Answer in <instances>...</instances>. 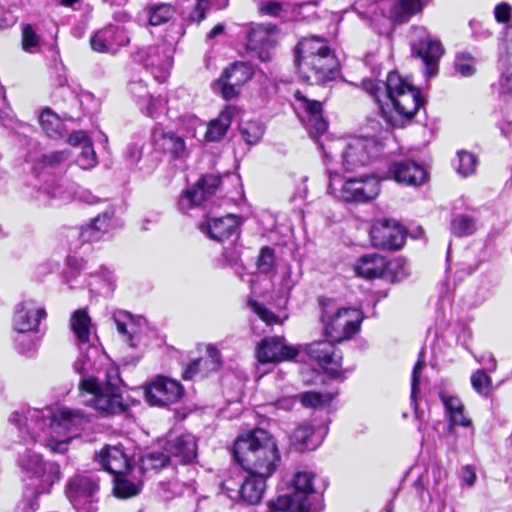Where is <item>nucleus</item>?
Segmentation results:
<instances>
[{"label":"nucleus","instance_id":"obj_8","mask_svg":"<svg viewBox=\"0 0 512 512\" xmlns=\"http://www.w3.org/2000/svg\"><path fill=\"white\" fill-rule=\"evenodd\" d=\"M99 490V478L93 474L77 473L65 484V495L77 512H97Z\"/></svg>","mask_w":512,"mask_h":512},{"label":"nucleus","instance_id":"obj_6","mask_svg":"<svg viewBox=\"0 0 512 512\" xmlns=\"http://www.w3.org/2000/svg\"><path fill=\"white\" fill-rule=\"evenodd\" d=\"M18 467L24 477L32 481V493L29 498H36L43 493H49L51 487L60 481V465L54 461H45L40 453L26 449L19 453L17 458ZM26 505L29 506L27 512L34 510L33 502L28 499Z\"/></svg>","mask_w":512,"mask_h":512},{"label":"nucleus","instance_id":"obj_9","mask_svg":"<svg viewBox=\"0 0 512 512\" xmlns=\"http://www.w3.org/2000/svg\"><path fill=\"white\" fill-rule=\"evenodd\" d=\"M410 45L412 53L421 58L425 65V75L433 77L438 72V62L444 50L441 42L433 37L425 27L412 28Z\"/></svg>","mask_w":512,"mask_h":512},{"label":"nucleus","instance_id":"obj_1","mask_svg":"<svg viewBox=\"0 0 512 512\" xmlns=\"http://www.w3.org/2000/svg\"><path fill=\"white\" fill-rule=\"evenodd\" d=\"M92 360L87 354H82L75 362L74 369L84 377L79 382V390L82 396H87L84 403L95 410L111 415L122 413L126 410L120 390L122 380L119 374V366L112 365L106 369L105 379L99 380L94 375H89L96 363L108 365L111 361L108 354H95Z\"/></svg>","mask_w":512,"mask_h":512},{"label":"nucleus","instance_id":"obj_34","mask_svg":"<svg viewBox=\"0 0 512 512\" xmlns=\"http://www.w3.org/2000/svg\"><path fill=\"white\" fill-rule=\"evenodd\" d=\"M221 365L220 354H205L202 357L189 363L183 371V378L185 380H191L196 377V371L194 367H199L201 376H206L209 372L217 370Z\"/></svg>","mask_w":512,"mask_h":512},{"label":"nucleus","instance_id":"obj_17","mask_svg":"<svg viewBox=\"0 0 512 512\" xmlns=\"http://www.w3.org/2000/svg\"><path fill=\"white\" fill-rule=\"evenodd\" d=\"M145 395L151 405L166 406L177 402L182 397L183 387L176 380L158 376L147 387Z\"/></svg>","mask_w":512,"mask_h":512},{"label":"nucleus","instance_id":"obj_53","mask_svg":"<svg viewBox=\"0 0 512 512\" xmlns=\"http://www.w3.org/2000/svg\"><path fill=\"white\" fill-rule=\"evenodd\" d=\"M386 271L392 274L393 279L396 281H401L410 273L409 265L403 258H397L393 261L387 262Z\"/></svg>","mask_w":512,"mask_h":512},{"label":"nucleus","instance_id":"obj_19","mask_svg":"<svg viewBox=\"0 0 512 512\" xmlns=\"http://www.w3.org/2000/svg\"><path fill=\"white\" fill-rule=\"evenodd\" d=\"M221 183V178L217 175H205L196 185L186 190L178 201L181 211H188L194 206H199L212 197Z\"/></svg>","mask_w":512,"mask_h":512},{"label":"nucleus","instance_id":"obj_56","mask_svg":"<svg viewBox=\"0 0 512 512\" xmlns=\"http://www.w3.org/2000/svg\"><path fill=\"white\" fill-rule=\"evenodd\" d=\"M486 372L487 371L479 369L471 377L473 388L481 394H486L489 391L490 379L486 375Z\"/></svg>","mask_w":512,"mask_h":512},{"label":"nucleus","instance_id":"obj_26","mask_svg":"<svg viewBox=\"0 0 512 512\" xmlns=\"http://www.w3.org/2000/svg\"><path fill=\"white\" fill-rule=\"evenodd\" d=\"M165 449L170 454L171 460L182 464L192 463L197 457L196 439L191 434L181 435L168 441Z\"/></svg>","mask_w":512,"mask_h":512},{"label":"nucleus","instance_id":"obj_30","mask_svg":"<svg viewBox=\"0 0 512 512\" xmlns=\"http://www.w3.org/2000/svg\"><path fill=\"white\" fill-rule=\"evenodd\" d=\"M387 268V260L377 254L362 256L355 265V272L367 279L380 278Z\"/></svg>","mask_w":512,"mask_h":512},{"label":"nucleus","instance_id":"obj_58","mask_svg":"<svg viewBox=\"0 0 512 512\" xmlns=\"http://www.w3.org/2000/svg\"><path fill=\"white\" fill-rule=\"evenodd\" d=\"M440 398L445 406L446 413L449 415L464 410V405L461 400L454 396H448L443 393L440 394Z\"/></svg>","mask_w":512,"mask_h":512},{"label":"nucleus","instance_id":"obj_14","mask_svg":"<svg viewBox=\"0 0 512 512\" xmlns=\"http://www.w3.org/2000/svg\"><path fill=\"white\" fill-rule=\"evenodd\" d=\"M378 152L373 140L355 138L348 142L341 154L342 165L347 172H353L368 165Z\"/></svg>","mask_w":512,"mask_h":512},{"label":"nucleus","instance_id":"obj_48","mask_svg":"<svg viewBox=\"0 0 512 512\" xmlns=\"http://www.w3.org/2000/svg\"><path fill=\"white\" fill-rule=\"evenodd\" d=\"M477 158L474 154L466 151L458 152L457 172L462 177H467L475 172Z\"/></svg>","mask_w":512,"mask_h":512},{"label":"nucleus","instance_id":"obj_18","mask_svg":"<svg viewBox=\"0 0 512 512\" xmlns=\"http://www.w3.org/2000/svg\"><path fill=\"white\" fill-rule=\"evenodd\" d=\"M46 316L47 313L45 309L38 306L34 300H24L15 308L12 318V328L18 333L37 331L40 322L45 319Z\"/></svg>","mask_w":512,"mask_h":512},{"label":"nucleus","instance_id":"obj_41","mask_svg":"<svg viewBox=\"0 0 512 512\" xmlns=\"http://www.w3.org/2000/svg\"><path fill=\"white\" fill-rule=\"evenodd\" d=\"M298 354H256L257 370L264 375L272 370V368L280 362L290 361Z\"/></svg>","mask_w":512,"mask_h":512},{"label":"nucleus","instance_id":"obj_15","mask_svg":"<svg viewBox=\"0 0 512 512\" xmlns=\"http://www.w3.org/2000/svg\"><path fill=\"white\" fill-rule=\"evenodd\" d=\"M373 246L387 250L400 249L405 241V232L402 226L393 220H378L370 230Z\"/></svg>","mask_w":512,"mask_h":512},{"label":"nucleus","instance_id":"obj_4","mask_svg":"<svg viewBox=\"0 0 512 512\" xmlns=\"http://www.w3.org/2000/svg\"><path fill=\"white\" fill-rule=\"evenodd\" d=\"M296 65L299 77L310 84H319L334 78L338 61L325 38L305 37L296 47Z\"/></svg>","mask_w":512,"mask_h":512},{"label":"nucleus","instance_id":"obj_64","mask_svg":"<svg viewBox=\"0 0 512 512\" xmlns=\"http://www.w3.org/2000/svg\"><path fill=\"white\" fill-rule=\"evenodd\" d=\"M142 149L137 145H130L127 147L125 157L130 165H135L141 159Z\"/></svg>","mask_w":512,"mask_h":512},{"label":"nucleus","instance_id":"obj_5","mask_svg":"<svg viewBox=\"0 0 512 512\" xmlns=\"http://www.w3.org/2000/svg\"><path fill=\"white\" fill-rule=\"evenodd\" d=\"M320 304L326 340L309 344L307 349L310 352H327V346L349 340L359 331L362 321V314L358 309L338 307L332 299H323Z\"/></svg>","mask_w":512,"mask_h":512},{"label":"nucleus","instance_id":"obj_24","mask_svg":"<svg viewBox=\"0 0 512 512\" xmlns=\"http://www.w3.org/2000/svg\"><path fill=\"white\" fill-rule=\"evenodd\" d=\"M389 173L396 182L409 186H419L426 179L424 168L411 160L394 162Z\"/></svg>","mask_w":512,"mask_h":512},{"label":"nucleus","instance_id":"obj_23","mask_svg":"<svg viewBox=\"0 0 512 512\" xmlns=\"http://www.w3.org/2000/svg\"><path fill=\"white\" fill-rule=\"evenodd\" d=\"M240 224L239 217L234 214H228L224 217L208 219L206 223L200 225V230L213 240L223 241L235 234Z\"/></svg>","mask_w":512,"mask_h":512},{"label":"nucleus","instance_id":"obj_52","mask_svg":"<svg viewBox=\"0 0 512 512\" xmlns=\"http://www.w3.org/2000/svg\"><path fill=\"white\" fill-rule=\"evenodd\" d=\"M241 134L248 144H255L262 138L264 130L257 122H247L241 127Z\"/></svg>","mask_w":512,"mask_h":512},{"label":"nucleus","instance_id":"obj_39","mask_svg":"<svg viewBox=\"0 0 512 512\" xmlns=\"http://www.w3.org/2000/svg\"><path fill=\"white\" fill-rule=\"evenodd\" d=\"M313 475L307 472H298L293 481V494L306 503H311L309 495L314 492L312 485Z\"/></svg>","mask_w":512,"mask_h":512},{"label":"nucleus","instance_id":"obj_20","mask_svg":"<svg viewBox=\"0 0 512 512\" xmlns=\"http://www.w3.org/2000/svg\"><path fill=\"white\" fill-rule=\"evenodd\" d=\"M275 29L274 26L251 23L247 25L246 49L254 52L262 62L272 59L271 50L274 47L270 35Z\"/></svg>","mask_w":512,"mask_h":512},{"label":"nucleus","instance_id":"obj_47","mask_svg":"<svg viewBox=\"0 0 512 512\" xmlns=\"http://www.w3.org/2000/svg\"><path fill=\"white\" fill-rule=\"evenodd\" d=\"M139 492V485L123 478L122 476L115 477L114 493L118 498H129L137 495Z\"/></svg>","mask_w":512,"mask_h":512},{"label":"nucleus","instance_id":"obj_33","mask_svg":"<svg viewBox=\"0 0 512 512\" xmlns=\"http://www.w3.org/2000/svg\"><path fill=\"white\" fill-rule=\"evenodd\" d=\"M112 212L106 211L93 219L91 224L83 227L80 238L83 242H93L101 238L108 231L111 223Z\"/></svg>","mask_w":512,"mask_h":512},{"label":"nucleus","instance_id":"obj_7","mask_svg":"<svg viewBox=\"0 0 512 512\" xmlns=\"http://www.w3.org/2000/svg\"><path fill=\"white\" fill-rule=\"evenodd\" d=\"M47 416L49 437L44 440V445L53 453H65L68 444L87 419L81 411L69 408H59L55 411L48 408Z\"/></svg>","mask_w":512,"mask_h":512},{"label":"nucleus","instance_id":"obj_31","mask_svg":"<svg viewBox=\"0 0 512 512\" xmlns=\"http://www.w3.org/2000/svg\"><path fill=\"white\" fill-rule=\"evenodd\" d=\"M234 108L227 106L218 116V118L212 120L205 132V139L207 141H219L221 140L228 128L231 125L232 117L234 115Z\"/></svg>","mask_w":512,"mask_h":512},{"label":"nucleus","instance_id":"obj_60","mask_svg":"<svg viewBox=\"0 0 512 512\" xmlns=\"http://www.w3.org/2000/svg\"><path fill=\"white\" fill-rule=\"evenodd\" d=\"M258 11L264 15L277 17L282 12V4L279 2L262 1L258 4Z\"/></svg>","mask_w":512,"mask_h":512},{"label":"nucleus","instance_id":"obj_35","mask_svg":"<svg viewBox=\"0 0 512 512\" xmlns=\"http://www.w3.org/2000/svg\"><path fill=\"white\" fill-rule=\"evenodd\" d=\"M290 440L299 451L313 450L320 444V440L315 438L314 428L308 423L299 425L292 433Z\"/></svg>","mask_w":512,"mask_h":512},{"label":"nucleus","instance_id":"obj_25","mask_svg":"<svg viewBox=\"0 0 512 512\" xmlns=\"http://www.w3.org/2000/svg\"><path fill=\"white\" fill-rule=\"evenodd\" d=\"M103 469L115 476H122L130 469V460L119 446L107 445L97 454Z\"/></svg>","mask_w":512,"mask_h":512},{"label":"nucleus","instance_id":"obj_22","mask_svg":"<svg viewBox=\"0 0 512 512\" xmlns=\"http://www.w3.org/2000/svg\"><path fill=\"white\" fill-rule=\"evenodd\" d=\"M128 42L123 30L109 25L97 31L90 40L91 48L96 52L115 53L117 49Z\"/></svg>","mask_w":512,"mask_h":512},{"label":"nucleus","instance_id":"obj_3","mask_svg":"<svg viewBox=\"0 0 512 512\" xmlns=\"http://www.w3.org/2000/svg\"><path fill=\"white\" fill-rule=\"evenodd\" d=\"M233 455L245 471L266 479L277 470L281 460L276 440L263 429L238 436Z\"/></svg>","mask_w":512,"mask_h":512},{"label":"nucleus","instance_id":"obj_28","mask_svg":"<svg viewBox=\"0 0 512 512\" xmlns=\"http://www.w3.org/2000/svg\"><path fill=\"white\" fill-rule=\"evenodd\" d=\"M166 47L152 46L139 53V60L143 61L146 67L159 68L162 72L161 78L164 80L166 74L172 67V59ZM155 78L160 76L155 75Z\"/></svg>","mask_w":512,"mask_h":512},{"label":"nucleus","instance_id":"obj_50","mask_svg":"<svg viewBox=\"0 0 512 512\" xmlns=\"http://www.w3.org/2000/svg\"><path fill=\"white\" fill-rule=\"evenodd\" d=\"M475 60L469 53H460L455 57V70L464 77L475 73Z\"/></svg>","mask_w":512,"mask_h":512},{"label":"nucleus","instance_id":"obj_27","mask_svg":"<svg viewBox=\"0 0 512 512\" xmlns=\"http://www.w3.org/2000/svg\"><path fill=\"white\" fill-rule=\"evenodd\" d=\"M155 145L174 160L185 159L188 156L185 141L173 131H155Z\"/></svg>","mask_w":512,"mask_h":512},{"label":"nucleus","instance_id":"obj_49","mask_svg":"<svg viewBox=\"0 0 512 512\" xmlns=\"http://www.w3.org/2000/svg\"><path fill=\"white\" fill-rule=\"evenodd\" d=\"M256 265L261 273L268 274L273 272L275 265L274 250L268 246L262 247Z\"/></svg>","mask_w":512,"mask_h":512},{"label":"nucleus","instance_id":"obj_29","mask_svg":"<svg viewBox=\"0 0 512 512\" xmlns=\"http://www.w3.org/2000/svg\"><path fill=\"white\" fill-rule=\"evenodd\" d=\"M266 478L256 476L253 473H249V476L242 482L240 481L239 496L238 500L247 505H256L260 503L265 488Z\"/></svg>","mask_w":512,"mask_h":512},{"label":"nucleus","instance_id":"obj_44","mask_svg":"<svg viewBox=\"0 0 512 512\" xmlns=\"http://www.w3.org/2000/svg\"><path fill=\"white\" fill-rule=\"evenodd\" d=\"M175 14V9L169 4H158L149 9V23L159 26L168 22Z\"/></svg>","mask_w":512,"mask_h":512},{"label":"nucleus","instance_id":"obj_55","mask_svg":"<svg viewBox=\"0 0 512 512\" xmlns=\"http://www.w3.org/2000/svg\"><path fill=\"white\" fill-rule=\"evenodd\" d=\"M249 305L253 312H255L261 320H263L268 325H273L279 323V317L274 314L272 311L268 310L261 304L256 301H249Z\"/></svg>","mask_w":512,"mask_h":512},{"label":"nucleus","instance_id":"obj_43","mask_svg":"<svg viewBox=\"0 0 512 512\" xmlns=\"http://www.w3.org/2000/svg\"><path fill=\"white\" fill-rule=\"evenodd\" d=\"M335 398V394L325 392H305L299 395V400L305 407L322 408L328 405Z\"/></svg>","mask_w":512,"mask_h":512},{"label":"nucleus","instance_id":"obj_38","mask_svg":"<svg viewBox=\"0 0 512 512\" xmlns=\"http://www.w3.org/2000/svg\"><path fill=\"white\" fill-rule=\"evenodd\" d=\"M39 122L43 131L50 138H60L64 133V123L50 108L44 109L40 116Z\"/></svg>","mask_w":512,"mask_h":512},{"label":"nucleus","instance_id":"obj_40","mask_svg":"<svg viewBox=\"0 0 512 512\" xmlns=\"http://www.w3.org/2000/svg\"><path fill=\"white\" fill-rule=\"evenodd\" d=\"M53 198L66 199L67 197L64 196V191L59 180L54 176H49L39 188L37 199L46 204Z\"/></svg>","mask_w":512,"mask_h":512},{"label":"nucleus","instance_id":"obj_2","mask_svg":"<svg viewBox=\"0 0 512 512\" xmlns=\"http://www.w3.org/2000/svg\"><path fill=\"white\" fill-rule=\"evenodd\" d=\"M362 86L374 97L383 116L394 126L397 123L389 115L390 108L401 118L409 120L423 105L419 90L394 71L388 74L385 82L365 79Z\"/></svg>","mask_w":512,"mask_h":512},{"label":"nucleus","instance_id":"obj_37","mask_svg":"<svg viewBox=\"0 0 512 512\" xmlns=\"http://www.w3.org/2000/svg\"><path fill=\"white\" fill-rule=\"evenodd\" d=\"M309 344L302 346L298 345L296 347L289 346L286 343L284 337L281 336H272L263 339L257 347V352H310L307 347Z\"/></svg>","mask_w":512,"mask_h":512},{"label":"nucleus","instance_id":"obj_42","mask_svg":"<svg viewBox=\"0 0 512 512\" xmlns=\"http://www.w3.org/2000/svg\"><path fill=\"white\" fill-rule=\"evenodd\" d=\"M450 229L457 237L469 236L476 231V221L471 216L460 214L453 218Z\"/></svg>","mask_w":512,"mask_h":512},{"label":"nucleus","instance_id":"obj_12","mask_svg":"<svg viewBox=\"0 0 512 512\" xmlns=\"http://www.w3.org/2000/svg\"><path fill=\"white\" fill-rule=\"evenodd\" d=\"M116 330L121 340L129 349L141 348L142 334L146 329V319L140 315H133L122 309L114 310L111 314Z\"/></svg>","mask_w":512,"mask_h":512},{"label":"nucleus","instance_id":"obj_13","mask_svg":"<svg viewBox=\"0 0 512 512\" xmlns=\"http://www.w3.org/2000/svg\"><path fill=\"white\" fill-rule=\"evenodd\" d=\"M295 110L312 136H320L327 131L328 123L322 114V104L316 100H310L300 91H296Z\"/></svg>","mask_w":512,"mask_h":512},{"label":"nucleus","instance_id":"obj_46","mask_svg":"<svg viewBox=\"0 0 512 512\" xmlns=\"http://www.w3.org/2000/svg\"><path fill=\"white\" fill-rule=\"evenodd\" d=\"M171 461L170 454L166 452L165 448L162 451H152L143 457L144 466L150 469L163 468Z\"/></svg>","mask_w":512,"mask_h":512},{"label":"nucleus","instance_id":"obj_59","mask_svg":"<svg viewBox=\"0 0 512 512\" xmlns=\"http://www.w3.org/2000/svg\"><path fill=\"white\" fill-rule=\"evenodd\" d=\"M425 366V362L422 358H420L412 371V383H411V398L412 400H415L416 395L419 392V385H420V375L421 371L423 370Z\"/></svg>","mask_w":512,"mask_h":512},{"label":"nucleus","instance_id":"obj_21","mask_svg":"<svg viewBox=\"0 0 512 512\" xmlns=\"http://www.w3.org/2000/svg\"><path fill=\"white\" fill-rule=\"evenodd\" d=\"M70 327L77 338L80 349H98L96 345L98 337L95 333L92 339V333L95 329L87 308L77 309L73 312L70 317Z\"/></svg>","mask_w":512,"mask_h":512},{"label":"nucleus","instance_id":"obj_32","mask_svg":"<svg viewBox=\"0 0 512 512\" xmlns=\"http://www.w3.org/2000/svg\"><path fill=\"white\" fill-rule=\"evenodd\" d=\"M268 508V512H311V503L299 500L292 492L269 502Z\"/></svg>","mask_w":512,"mask_h":512},{"label":"nucleus","instance_id":"obj_10","mask_svg":"<svg viewBox=\"0 0 512 512\" xmlns=\"http://www.w3.org/2000/svg\"><path fill=\"white\" fill-rule=\"evenodd\" d=\"M330 177L329 190L346 202H366L374 199L380 191V184L374 176L349 178L343 183Z\"/></svg>","mask_w":512,"mask_h":512},{"label":"nucleus","instance_id":"obj_54","mask_svg":"<svg viewBox=\"0 0 512 512\" xmlns=\"http://www.w3.org/2000/svg\"><path fill=\"white\" fill-rule=\"evenodd\" d=\"M39 45V37L31 25H25L22 29V46L25 51L33 52Z\"/></svg>","mask_w":512,"mask_h":512},{"label":"nucleus","instance_id":"obj_45","mask_svg":"<svg viewBox=\"0 0 512 512\" xmlns=\"http://www.w3.org/2000/svg\"><path fill=\"white\" fill-rule=\"evenodd\" d=\"M318 363L325 372L334 376L343 371L341 354H319Z\"/></svg>","mask_w":512,"mask_h":512},{"label":"nucleus","instance_id":"obj_11","mask_svg":"<svg viewBox=\"0 0 512 512\" xmlns=\"http://www.w3.org/2000/svg\"><path fill=\"white\" fill-rule=\"evenodd\" d=\"M47 410L21 408L10 415L9 422L18 428L25 441L40 442L42 433L48 427Z\"/></svg>","mask_w":512,"mask_h":512},{"label":"nucleus","instance_id":"obj_57","mask_svg":"<svg viewBox=\"0 0 512 512\" xmlns=\"http://www.w3.org/2000/svg\"><path fill=\"white\" fill-rule=\"evenodd\" d=\"M239 488L240 481L233 477H228L221 482L222 492L231 500H238Z\"/></svg>","mask_w":512,"mask_h":512},{"label":"nucleus","instance_id":"obj_61","mask_svg":"<svg viewBox=\"0 0 512 512\" xmlns=\"http://www.w3.org/2000/svg\"><path fill=\"white\" fill-rule=\"evenodd\" d=\"M210 8L208 0H197V3L190 15L191 19L196 22H201L205 18L206 12Z\"/></svg>","mask_w":512,"mask_h":512},{"label":"nucleus","instance_id":"obj_16","mask_svg":"<svg viewBox=\"0 0 512 512\" xmlns=\"http://www.w3.org/2000/svg\"><path fill=\"white\" fill-rule=\"evenodd\" d=\"M252 76V67L247 63L238 62L226 68L215 85L225 99H232Z\"/></svg>","mask_w":512,"mask_h":512},{"label":"nucleus","instance_id":"obj_51","mask_svg":"<svg viewBox=\"0 0 512 512\" xmlns=\"http://www.w3.org/2000/svg\"><path fill=\"white\" fill-rule=\"evenodd\" d=\"M77 164L82 169H91L97 165V156L91 142H85L77 157Z\"/></svg>","mask_w":512,"mask_h":512},{"label":"nucleus","instance_id":"obj_63","mask_svg":"<svg viewBox=\"0 0 512 512\" xmlns=\"http://www.w3.org/2000/svg\"><path fill=\"white\" fill-rule=\"evenodd\" d=\"M68 158V153L65 151H54L43 155L42 161L45 165L53 166L65 161Z\"/></svg>","mask_w":512,"mask_h":512},{"label":"nucleus","instance_id":"obj_36","mask_svg":"<svg viewBox=\"0 0 512 512\" xmlns=\"http://www.w3.org/2000/svg\"><path fill=\"white\" fill-rule=\"evenodd\" d=\"M422 4L420 0H393L390 5L389 15L397 22H405L414 14L420 12Z\"/></svg>","mask_w":512,"mask_h":512},{"label":"nucleus","instance_id":"obj_62","mask_svg":"<svg viewBox=\"0 0 512 512\" xmlns=\"http://www.w3.org/2000/svg\"><path fill=\"white\" fill-rule=\"evenodd\" d=\"M511 15V6L507 3H500L494 9V16L497 22L506 23Z\"/></svg>","mask_w":512,"mask_h":512}]
</instances>
